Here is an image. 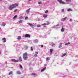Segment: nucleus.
I'll use <instances>...</instances> for the list:
<instances>
[{"label":"nucleus","mask_w":78,"mask_h":78,"mask_svg":"<svg viewBox=\"0 0 78 78\" xmlns=\"http://www.w3.org/2000/svg\"><path fill=\"white\" fill-rule=\"evenodd\" d=\"M16 6H19V5L16 4V3L15 4H13L10 5L9 7V10H12V9H14V8H16Z\"/></svg>","instance_id":"f257e3e1"},{"label":"nucleus","mask_w":78,"mask_h":78,"mask_svg":"<svg viewBox=\"0 0 78 78\" xmlns=\"http://www.w3.org/2000/svg\"><path fill=\"white\" fill-rule=\"evenodd\" d=\"M28 54L27 52H25L23 54V57L24 60H27L28 59Z\"/></svg>","instance_id":"f03ea898"},{"label":"nucleus","mask_w":78,"mask_h":78,"mask_svg":"<svg viewBox=\"0 0 78 78\" xmlns=\"http://www.w3.org/2000/svg\"><path fill=\"white\" fill-rule=\"evenodd\" d=\"M27 24H28V25H29L30 27H31L32 28H34V27L35 26L34 25H33L32 24H31L29 23H28Z\"/></svg>","instance_id":"7ed1b4c3"},{"label":"nucleus","mask_w":78,"mask_h":78,"mask_svg":"<svg viewBox=\"0 0 78 78\" xmlns=\"http://www.w3.org/2000/svg\"><path fill=\"white\" fill-rule=\"evenodd\" d=\"M11 61H13L14 62H19V60H16V59H12Z\"/></svg>","instance_id":"20e7f679"},{"label":"nucleus","mask_w":78,"mask_h":78,"mask_svg":"<svg viewBox=\"0 0 78 78\" xmlns=\"http://www.w3.org/2000/svg\"><path fill=\"white\" fill-rule=\"evenodd\" d=\"M57 2H59V3H62V4H64V3H65V2H62V0H57Z\"/></svg>","instance_id":"39448f33"},{"label":"nucleus","mask_w":78,"mask_h":78,"mask_svg":"<svg viewBox=\"0 0 78 78\" xmlns=\"http://www.w3.org/2000/svg\"><path fill=\"white\" fill-rule=\"evenodd\" d=\"M25 37H31V35L29 34H26L25 35Z\"/></svg>","instance_id":"423d86ee"},{"label":"nucleus","mask_w":78,"mask_h":78,"mask_svg":"<svg viewBox=\"0 0 78 78\" xmlns=\"http://www.w3.org/2000/svg\"><path fill=\"white\" fill-rule=\"evenodd\" d=\"M2 41H3V42H6V39L5 37L3 38L2 39Z\"/></svg>","instance_id":"0eeeda50"},{"label":"nucleus","mask_w":78,"mask_h":78,"mask_svg":"<svg viewBox=\"0 0 78 78\" xmlns=\"http://www.w3.org/2000/svg\"><path fill=\"white\" fill-rule=\"evenodd\" d=\"M67 18V17H65V18H62V19H61V20L62 21H64L65 20H66V18Z\"/></svg>","instance_id":"6e6552de"},{"label":"nucleus","mask_w":78,"mask_h":78,"mask_svg":"<svg viewBox=\"0 0 78 78\" xmlns=\"http://www.w3.org/2000/svg\"><path fill=\"white\" fill-rule=\"evenodd\" d=\"M46 69V67H45L43 69H42L41 71V72H43V71H44V70H45Z\"/></svg>","instance_id":"1a4fd4ad"},{"label":"nucleus","mask_w":78,"mask_h":78,"mask_svg":"<svg viewBox=\"0 0 78 78\" xmlns=\"http://www.w3.org/2000/svg\"><path fill=\"white\" fill-rule=\"evenodd\" d=\"M43 17L44 18H46L47 17V14H44V15L43 16Z\"/></svg>","instance_id":"9d476101"},{"label":"nucleus","mask_w":78,"mask_h":78,"mask_svg":"<svg viewBox=\"0 0 78 78\" xmlns=\"http://www.w3.org/2000/svg\"><path fill=\"white\" fill-rule=\"evenodd\" d=\"M67 54V52H66L65 53L63 54V55L61 56L62 57H63V56H65L66 54Z\"/></svg>","instance_id":"9b49d317"},{"label":"nucleus","mask_w":78,"mask_h":78,"mask_svg":"<svg viewBox=\"0 0 78 78\" xmlns=\"http://www.w3.org/2000/svg\"><path fill=\"white\" fill-rule=\"evenodd\" d=\"M16 73L18 75H20L21 74V72L19 71H17Z\"/></svg>","instance_id":"f8f14e48"},{"label":"nucleus","mask_w":78,"mask_h":78,"mask_svg":"<svg viewBox=\"0 0 78 78\" xmlns=\"http://www.w3.org/2000/svg\"><path fill=\"white\" fill-rule=\"evenodd\" d=\"M48 24H49V23H47V24L45 23L43 24V26H45V25H48Z\"/></svg>","instance_id":"ddd939ff"},{"label":"nucleus","mask_w":78,"mask_h":78,"mask_svg":"<svg viewBox=\"0 0 78 78\" xmlns=\"http://www.w3.org/2000/svg\"><path fill=\"white\" fill-rule=\"evenodd\" d=\"M53 49H50V51L51 52V54L52 53V52H53Z\"/></svg>","instance_id":"4468645a"},{"label":"nucleus","mask_w":78,"mask_h":78,"mask_svg":"<svg viewBox=\"0 0 78 78\" xmlns=\"http://www.w3.org/2000/svg\"><path fill=\"white\" fill-rule=\"evenodd\" d=\"M72 9H68L67 10V11H72Z\"/></svg>","instance_id":"2eb2a0df"},{"label":"nucleus","mask_w":78,"mask_h":78,"mask_svg":"<svg viewBox=\"0 0 78 78\" xmlns=\"http://www.w3.org/2000/svg\"><path fill=\"white\" fill-rule=\"evenodd\" d=\"M30 9H28L27 10H26V12L27 13H28V12H30Z\"/></svg>","instance_id":"dca6fc26"},{"label":"nucleus","mask_w":78,"mask_h":78,"mask_svg":"<svg viewBox=\"0 0 78 78\" xmlns=\"http://www.w3.org/2000/svg\"><path fill=\"white\" fill-rule=\"evenodd\" d=\"M21 36H18L17 38L18 40H20V39H21Z\"/></svg>","instance_id":"f3484780"},{"label":"nucleus","mask_w":78,"mask_h":78,"mask_svg":"<svg viewBox=\"0 0 78 78\" xmlns=\"http://www.w3.org/2000/svg\"><path fill=\"white\" fill-rule=\"evenodd\" d=\"M59 46H58L59 48H61V47H62V43H60L59 44Z\"/></svg>","instance_id":"a211bd4d"},{"label":"nucleus","mask_w":78,"mask_h":78,"mask_svg":"<svg viewBox=\"0 0 78 78\" xmlns=\"http://www.w3.org/2000/svg\"><path fill=\"white\" fill-rule=\"evenodd\" d=\"M19 59L20 61H22V57H20Z\"/></svg>","instance_id":"6ab92c4d"},{"label":"nucleus","mask_w":78,"mask_h":78,"mask_svg":"<svg viewBox=\"0 0 78 78\" xmlns=\"http://www.w3.org/2000/svg\"><path fill=\"white\" fill-rule=\"evenodd\" d=\"M64 29L62 27V28L61 29V31L62 32H64Z\"/></svg>","instance_id":"aec40b11"},{"label":"nucleus","mask_w":78,"mask_h":78,"mask_svg":"<svg viewBox=\"0 0 78 78\" xmlns=\"http://www.w3.org/2000/svg\"><path fill=\"white\" fill-rule=\"evenodd\" d=\"M55 45V44L54 43H51V46H52V47H53V46H54V45Z\"/></svg>","instance_id":"412c9836"},{"label":"nucleus","mask_w":78,"mask_h":78,"mask_svg":"<svg viewBox=\"0 0 78 78\" xmlns=\"http://www.w3.org/2000/svg\"><path fill=\"white\" fill-rule=\"evenodd\" d=\"M17 15H16L14 16V17L13 18V19H16V18H17Z\"/></svg>","instance_id":"4be33fe9"},{"label":"nucleus","mask_w":78,"mask_h":78,"mask_svg":"<svg viewBox=\"0 0 78 78\" xmlns=\"http://www.w3.org/2000/svg\"><path fill=\"white\" fill-rule=\"evenodd\" d=\"M5 25H6V23H3V24H2L1 25L2 27H5Z\"/></svg>","instance_id":"5701e85b"},{"label":"nucleus","mask_w":78,"mask_h":78,"mask_svg":"<svg viewBox=\"0 0 78 78\" xmlns=\"http://www.w3.org/2000/svg\"><path fill=\"white\" fill-rule=\"evenodd\" d=\"M50 59V58L49 57H47L46 58V61H48Z\"/></svg>","instance_id":"b1692460"},{"label":"nucleus","mask_w":78,"mask_h":78,"mask_svg":"<svg viewBox=\"0 0 78 78\" xmlns=\"http://www.w3.org/2000/svg\"><path fill=\"white\" fill-rule=\"evenodd\" d=\"M66 1L68 3H69V2H71V0H66Z\"/></svg>","instance_id":"393cba45"},{"label":"nucleus","mask_w":78,"mask_h":78,"mask_svg":"<svg viewBox=\"0 0 78 78\" xmlns=\"http://www.w3.org/2000/svg\"><path fill=\"white\" fill-rule=\"evenodd\" d=\"M42 2H38V4L39 5H41V4H42Z\"/></svg>","instance_id":"a878e982"},{"label":"nucleus","mask_w":78,"mask_h":78,"mask_svg":"<svg viewBox=\"0 0 78 78\" xmlns=\"http://www.w3.org/2000/svg\"><path fill=\"white\" fill-rule=\"evenodd\" d=\"M70 44V42H68V43L65 44V45H69Z\"/></svg>","instance_id":"bb28decb"},{"label":"nucleus","mask_w":78,"mask_h":78,"mask_svg":"<svg viewBox=\"0 0 78 78\" xmlns=\"http://www.w3.org/2000/svg\"><path fill=\"white\" fill-rule=\"evenodd\" d=\"M12 71H10L9 73V75H11L12 74Z\"/></svg>","instance_id":"cd10ccee"},{"label":"nucleus","mask_w":78,"mask_h":78,"mask_svg":"<svg viewBox=\"0 0 78 78\" xmlns=\"http://www.w3.org/2000/svg\"><path fill=\"white\" fill-rule=\"evenodd\" d=\"M22 22H23L22 20H20L19 21V23H22Z\"/></svg>","instance_id":"c85d7f7f"},{"label":"nucleus","mask_w":78,"mask_h":78,"mask_svg":"<svg viewBox=\"0 0 78 78\" xmlns=\"http://www.w3.org/2000/svg\"><path fill=\"white\" fill-rule=\"evenodd\" d=\"M28 18V16H26L25 17V20H27V19Z\"/></svg>","instance_id":"c756f323"},{"label":"nucleus","mask_w":78,"mask_h":78,"mask_svg":"<svg viewBox=\"0 0 78 78\" xmlns=\"http://www.w3.org/2000/svg\"><path fill=\"white\" fill-rule=\"evenodd\" d=\"M41 27V26L40 25H37V27Z\"/></svg>","instance_id":"7c9ffc66"},{"label":"nucleus","mask_w":78,"mask_h":78,"mask_svg":"<svg viewBox=\"0 0 78 78\" xmlns=\"http://www.w3.org/2000/svg\"><path fill=\"white\" fill-rule=\"evenodd\" d=\"M48 12V11L47 10L45 12V13H47V12Z\"/></svg>","instance_id":"2f4dec72"},{"label":"nucleus","mask_w":78,"mask_h":78,"mask_svg":"<svg viewBox=\"0 0 78 78\" xmlns=\"http://www.w3.org/2000/svg\"><path fill=\"white\" fill-rule=\"evenodd\" d=\"M17 10L16 9H15V10H14V12H17Z\"/></svg>","instance_id":"473e14b6"},{"label":"nucleus","mask_w":78,"mask_h":78,"mask_svg":"<svg viewBox=\"0 0 78 78\" xmlns=\"http://www.w3.org/2000/svg\"><path fill=\"white\" fill-rule=\"evenodd\" d=\"M31 51H33V47H31Z\"/></svg>","instance_id":"72a5a7b5"},{"label":"nucleus","mask_w":78,"mask_h":78,"mask_svg":"<svg viewBox=\"0 0 78 78\" xmlns=\"http://www.w3.org/2000/svg\"><path fill=\"white\" fill-rule=\"evenodd\" d=\"M62 12H64V9H62Z\"/></svg>","instance_id":"f704fd0d"},{"label":"nucleus","mask_w":78,"mask_h":78,"mask_svg":"<svg viewBox=\"0 0 78 78\" xmlns=\"http://www.w3.org/2000/svg\"><path fill=\"white\" fill-rule=\"evenodd\" d=\"M20 66L21 68V69H22V65H20Z\"/></svg>","instance_id":"c9c22d12"},{"label":"nucleus","mask_w":78,"mask_h":78,"mask_svg":"<svg viewBox=\"0 0 78 78\" xmlns=\"http://www.w3.org/2000/svg\"><path fill=\"white\" fill-rule=\"evenodd\" d=\"M23 17L22 16H21L19 18V19H23Z\"/></svg>","instance_id":"e433bc0d"},{"label":"nucleus","mask_w":78,"mask_h":78,"mask_svg":"<svg viewBox=\"0 0 78 78\" xmlns=\"http://www.w3.org/2000/svg\"><path fill=\"white\" fill-rule=\"evenodd\" d=\"M37 54H35L34 55V56L35 57H37Z\"/></svg>","instance_id":"4c0bfd02"},{"label":"nucleus","mask_w":78,"mask_h":78,"mask_svg":"<svg viewBox=\"0 0 78 78\" xmlns=\"http://www.w3.org/2000/svg\"><path fill=\"white\" fill-rule=\"evenodd\" d=\"M32 75H36V74L35 73H32Z\"/></svg>","instance_id":"58836bf2"},{"label":"nucleus","mask_w":78,"mask_h":78,"mask_svg":"<svg viewBox=\"0 0 78 78\" xmlns=\"http://www.w3.org/2000/svg\"><path fill=\"white\" fill-rule=\"evenodd\" d=\"M69 21L70 22H72V19H70L69 20Z\"/></svg>","instance_id":"ea45409f"},{"label":"nucleus","mask_w":78,"mask_h":78,"mask_svg":"<svg viewBox=\"0 0 78 78\" xmlns=\"http://www.w3.org/2000/svg\"><path fill=\"white\" fill-rule=\"evenodd\" d=\"M56 27H58V26H59V24H57V25H56Z\"/></svg>","instance_id":"a19ab883"},{"label":"nucleus","mask_w":78,"mask_h":78,"mask_svg":"<svg viewBox=\"0 0 78 78\" xmlns=\"http://www.w3.org/2000/svg\"><path fill=\"white\" fill-rule=\"evenodd\" d=\"M44 47V46H43V45H42L41 47V48H42V47Z\"/></svg>","instance_id":"79ce46f5"},{"label":"nucleus","mask_w":78,"mask_h":78,"mask_svg":"<svg viewBox=\"0 0 78 78\" xmlns=\"http://www.w3.org/2000/svg\"><path fill=\"white\" fill-rule=\"evenodd\" d=\"M36 53L37 54H38V52H36Z\"/></svg>","instance_id":"37998d69"},{"label":"nucleus","mask_w":78,"mask_h":78,"mask_svg":"<svg viewBox=\"0 0 78 78\" xmlns=\"http://www.w3.org/2000/svg\"><path fill=\"white\" fill-rule=\"evenodd\" d=\"M29 0V1H31L32 0Z\"/></svg>","instance_id":"c03bdc74"},{"label":"nucleus","mask_w":78,"mask_h":78,"mask_svg":"<svg viewBox=\"0 0 78 78\" xmlns=\"http://www.w3.org/2000/svg\"><path fill=\"white\" fill-rule=\"evenodd\" d=\"M1 54V52L0 51V55Z\"/></svg>","instance_id":"a18cd8bd"},{"label":"nucleus","mask_w":78,"mask_h":78,"mask_svg":"<svg viewBox=\"0 0 78 78\" xmlns=\"http://www.w3.org/2000/svg\"><path fill=\"white\" fill-rule=\"evenodd\" d=\"M2 0H0V1H2Z\"/></svg>","instance_id":"49530a36"}]
</instances>
